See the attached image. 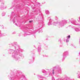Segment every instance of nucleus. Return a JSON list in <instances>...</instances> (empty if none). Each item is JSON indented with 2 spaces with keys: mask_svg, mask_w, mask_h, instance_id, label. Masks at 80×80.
<instances>
[{
  "mask_svg": "<svg viewBox=\"0 0 80 80\" xmlns=\"http://www.w3.org/2000/svg\"><path fill=\"white\" fill-rule=\"evenodd\" d=\"M54 71V70H53V74H54V72H53Z\"/></svg>",
  "mask_w": 80,
  "mask_h": 80,
  "instance_id": "obj_3",
  "label": "nucleus"
},
{
  "mask_svg": "<svg viewBox=\"0 0 80 80\" xmlns=\"http://www.w3.org/2000/svg\"><path fill=\"white\" fill-rule=\"evenodd\" d=\"M29 23H31L32 22V21H29Z\"/></svg>",
  "mask_w": 80,
  "mask_h": 80,
  "instance_id": "obj_2",
  "label": "nucleus"
},
{
  "mask_svg": "<svg viewBox=\"0 0 80 80\" xmlns=\"http://www.w3.org/2000/svg\"><path fill=\"white\" fill-rule=\"evenodd\" d=\"M68 38H70V36L69 35L67 37Z\"/></svg>",
  "mask_w": 80,
  "mask_h": 80,
  "instance_id": "obj_1",
  "label": "nucleus"
}]
</instances>
